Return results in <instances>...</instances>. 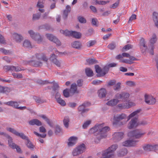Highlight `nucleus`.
<instances>
[{
    "label": "nucleus",
    "instance_id": "nucleus-4",
    "mask_svg": "<svg viewBox=\"0 0 158 158\" xmlns=\"http://www.w3.org/2000/svg\"><path fill=\"white\" fill-rule=\"evenodd\" d=\"M146 132L141 129H137L128 133V136L138 139L143 137Z\"/></svg>",
    "mask_w": 158,
    "mask_h": 158
},
{
    "label": "nucleus",
    "instance_id": "nucleus-55",
    "mask_svg": "<svg viewBox=\"0 0 158 158\" xmlns=\"http://www.w3.org/2000/svg\"><path fill=\"white\" fill-rule=\"evenodd\" d=\"M138 126L140 125L145 126L148 124L147 122L145 120H143L138 122Z\"/></svg>",
    "mask_w": 158,
    "mask_h": 158
},
{
    "label": "nucleus",
    "instance_id": "nucleus-24",
    "mask_svg": "<svg viewBox=\"0 0 158 158\" xmlns=\"http://www.w3.org/2000/svg\"><path fill=\"white\" fill-rule=\"evenodd\" d=\"M77 140V138L75 137L72 136L70 137L68 139L69 141L68 145L69 146H72L74 145Z\"/></svg>",
    "mask_w": 158,
    "mask_h": 158
},
{
    "label": "nucleus",
    "instance_id": "nucleus-13",
    "mask_svg": "<svg viewBox=\"0 0 158 158\" xmlns=\"http://www.w3.org/2000/svg\"><path fill=\"white\" fill-rule=\"evenodd\" d=\"M145 101L149 105H153L156 102V99L152 96H149L147 95H145Z\"/></svg>",
    "mask_w": 158,
    "mask_h": 158
},
{
    "label": "nucleus",
    "instance_id": "nucleus-33",
    "mask_svg": "<svg viewBox=\"0 0 158 158\" xmlns=\"http://www.w3.org/2000/svg\"><path fill=\"white\" fill-rule=\"evenodd\" d=\"M27 141V142H26V145L27 147L31 150H34V148L35 147V146L32 144L29 139Z\"/></svg>",
    "mask_w": 158,
    "mask_h": 158
},
{
    "label": "nucleus",
    "instance_id": "nucleus-32",
    "mask_svg": "<svg viewBox=\"0 0 158 158\" xmlns=\"http://www.w3.org/2000/svg\"><path fill=\"white\" fill-rule=\"evenodd\" d=\"M23 46L25 48H32L31 42L28 40H25L23 43Z\"/></svg>",
    "mask_w": 158,
    "mask_h": 158
},
{
    "label": "nucleus",
    "instance_id": "nucleus-34",
    "mask_svg": "<svg viewBox=\"0 0 158 158\" xmlns=\"http://www.w3.org/2000/svg\"><path fill=\"white\" fill-rule=\"evenodd\" d=\"M85 72L86 75L88 77H91L93 75V72L90 68H86Z\"/></svg>",
    "mask_w": 158,
    "mask_h": 158
},
{
    "label": "nucleus",
    "instance_id": "nucleus-18",
    "mask_svg": "<svg viewBox=\"0 0 158 158\" xmlns=\"http://www.w3.org/2000/svg\"><path fill=\"white\" fill-rule=\"evenodd\" d=\"M124 133L122 132H116L113 135V139L116 141L121 140L123 137Z\"/></svg>",
    "mask_w": 158,
    "mask_h": 158
},
{
    "label": "nucleus",
    "instance_id": "nucleus-46",
    "mask_svg": "<svg viewBox=\"0 0 158 158\" xmlns=\"http://www.w3.org/2000/svg\"><path fill=\"white\" fill-rule=\"evenodd\" d=\"M139 141L138 140H130V147L135 146L137 145V143Z\"/></svg>",
    "mask_w": 158,
    "mask_h": 158
},
{
    "label": "nucleus",
    "instance_id": "nucleus-37",
    "mask_svg": "<svg viewBox=\"0 0 158 158\" xmlns=\"http://www.w3.org/2000/svg\"><path fill=\"white\" fill-rule=\"evenodd\" d=\"M87 63L89 65H91L98 63L97 60L94 59L89 58L86 60Z\"/></svg>",
    "mask_w": 158,
    "mask_h": 158
},
{
    "label": "nucleus",
    "instance_id": "nucleus-14",
    "mask_svg": "<svg viewBox=\"0 0 158 158\" xmlns=\"http://www.w3.org/2000/svg\"><path fill=\"white\" fill-rule=\"evenodd\" d=\"M69 90V93L71 96L75 94H78L79 91L77 90V84L75 83L72 84Z\"/></svg>",
    "mask_w": 158,
    "mask_h": 158
},
{
    "label": "nucleus",
    "instance_id": "nucleus-1",
    "mask_svg": "<svg viewBox=\"0 0 158 158\" xmlns=\"http://www.w3.org/2000/svg\"><path fill=\"white\" fill-rule=\"evenodd\" d=\"M104 123L97 124L89 131V133L94 134L96 136L95 140L96 143H98L101 139L106 137V132L110 130L108 127H104Z\"/></svg>",
    "mask_w": 158,
    "mask_h": 158
},
{
    "label": "nucleus",
    "instance_id": "nucleus-16",
    "mask_svg": "<svg viewBox=\"0 0 158 158\" xmlns=\"http://www.w3.org/2000/svg\"><path fill=\"white\" fill-rule=\"evenodd\" d=\"M139 44L141 52L142 53H144L147 49V47L145 45V40L143 38L140 39Z\"/></svg>",
    "mask_w": 158,
    "mask_h": 158
},
{
    "label": "nucleus",
    "instance_id": "nucleus-42",
    "mask_svg": "<svg viewBox=\"0 0 158 158\" xmlns=\"http://www.w3.org/2000/svg\"><path fill=\"white\" fill-rule=\"evenodd\" d=\"M36 82L37 84L40 85H44L48 83L52 84V83L49 82L47 81H42L41 80H37Z\"/></svg>",
    "mask_w": 158,
    "mask_h": 158
},
{
    "label": "nucleus",
    "instance_id": "nucleus-22",
    "mask_svg": "<svg viewBox=\"0 0 158 158\" xmlns=\"http://www.w3.org/2000/svg\"><path fill=\"white\" fill-rule=\"evenodd\" d=\"M72 47L75 48L79 49L81 48L82 47V44L79 41H75L71 43Z\"/></svg>",
    "mask_w": 158,
    "mask_h": 158
},
{
    "label": "nucleus",
    "instance_id": "nucleus-43",
    "mask_svg": "<svg viewBox=\"0 0 158 158\" xmlns=\"http://www.w3.org/2000/svg\"><path fill=\"white\" fill-rule=\"evenodd\" d=\"M69 90L68 89H66L63 91V94L64 97L66 98H68L70 96Z\"/></svg>",
    "mask_w": 158,
    "mask_h": 158
},
{
    "label": "nucleus",
    "instance_id": "nucleus-48",
    "mask_svg": "<svg viewBox=\"0 0 158 158\" xmlns=\"http://www.w3.org/2000/svg\"><path fill=\"white\" fill-rule=\"evenodd\" d=\"M95 69L96 72L97 73H101L102 71V68L98 65H95Z\"/></svg>",
    "mask_w": 158,
    "mask_h": 158
},
{
    "label": "nucleus",
    "instance_id": "nucleus-12",
    "mask_svg": "<svg viewBox=\"0 0 158 158\" xmlns=\"http://www.w3.org/2000/svg\"><path fill=\"white\" fill-rule=\"evenodd\" d=\"M6 104L8 106H11L15 108L20 110H23L27 108L26 106L19 107V104L18 102L12 101L7 102Z\"/></svg>",
    "mask_w": 158,
    "mask_h": 158
},
{
    "label": "nucleus",
    "instance_id": "nucleus-36",
    "mask_svg": "<svg viewBox=\"0 0 158 158\" xmlns=\"http://www.w3.org/2000/svg\"><path fill=\"white\" fill-rule=\"evenodd\" d=\"M69 121L70 119L69 117L66 116L64 117L63 120L64 124V126L67 128H68L69 127Z\"/></svg>",
    "mask_w": 158,
    "mask_h": 158
},
{
    "label": "nucleus",
    "instance_id": "nucleus-57",
    "mask_svg": "<svg viewBox=\"0 0 158 158\" xmlns=\"http://www.w3.org/2000/svg\"><path fill=\"white\" fill-rule=\"evenodd\" d=\"M78 19L79 21L81 23H86L85 19L83 17L79 16L78 17Z\"/></svg>",
    "mask_w": 158,
    "mask_h": 158
},
{
    "label": "nucleus",
    "instance_id": "nucleus-26",
    "mask_svg": "<svg viewBox=\"0 0 158 158\" xmlns=\"http://www.w3.org/2000/svg\"><path fill=\"white\" fill-rule=\"evenodd\" d=\"M119 102V100L116 99H113L108 101L106 104L110 106H115Z\"/></svg>",
    "mask_w": 158,
    "mask_h": 158
},
{
    "label": "nucleus",
    "instance_id": "nucleus-58",
    "mask_svg": "<svg viewBox=\"0 0 158 158\" xmlns=\"http://www.w3.org/2000/svg\"><path fill=\"white\" fill-rule=\"evenodd\" d=\"M126 83L127 85L130 87L135 86V83L132 81H128L126 82Z\"/></svg>",
    "mask_w": 158,
    "mask_h": 158
},
{
    "label": "nucleus",
    "instance_id": "nucleus-41",
    "mask_svg": "<svg viewBox=\"0 0 158 158\" xmlns=\"http://www.w3.org/2000/svg\"><path fill=\"white\" fill-rule=\"evenodd\" d=\"M34 98L35 100V101L38 103H42L46 102V100L42 99L39 98L35 96L34 97Z\"/></svg>",
    "mask_w": 158,
    "mask_h": 158
},
{
    "label": "nucleus",
    "instance_id": "nucleus-2",
    "mask_svg": "<svg viewBox=\"0 0 158 158\" xmlns=\"http://www.w3.org/2000/svg\"><path fill=\"white\" fill-rule=\"evenodd\" d=\"M35 57L37 59L39 60H42L44 62H47L48 59L46 57L44 54L43 53H36L35 56H33V59ZM27 63L30 65L35 67H39L43 65V63L40 61H36L35 60H31L27 61Z\"/></svg>",
    "mask_w": 158,
    "mask_h": 158
},
{
    "label": "nucleus",
    "instance_id": "nucleus-9",
    "mask_svg": "<svg viewBox=\"0 0 158 158\" xmlns=\"http://www.w3.org/2000/svg\"><path fill=\"white\" fill-rule=\"evenodd\" d=\"M7 129L8 131L12 133L14 135L18 137H19L24 140H27L28 139V137L25 135L23 133H19L14 128L11 127H9L7 128Z\"/></svg>",
    "mask_w": 158,
    "mask_h": 158
},
{
    "label": "nucleus",
    "instance_id": "nucleus-61",
    "mask_svg": "<svg viewBox=\"0 0 158 158\" xmlns=\"http://www.w3.org/2000/svg\"><path fill=\"white\" fill-rule=\"evenodd\" d=\"M69 12L67 11L66 10H64L63 15V18L65 20L67 19L68 17V14Z\"/></svg>",
    "mask_w": 158,
    "mask_h": 158
},
{
    "label": "nucleus",
    "instance_id": "nucleus-23",
    "mask_svg": "<svg viewBox=\"0 0 158 158\" xmlns=\"http://www.w3.org/2000/svg\"><path fill=\"white\" fill-rule=\"evenodd\" d=\"M29 124L31 125H35L37 126H40L42 125L41 122L37 119H33L29 122Z\"/></svg>",
    "mask_w": 158,
    "mask_h": 158
},
{
    "label": "nucleus",
    "instance_id": "nucleus-64",
    "mask_svg": "<svg viewBox=\"0 0 158 158\" xmlns=\"http://www.w3.org/2000/svg\"><path fill=\"white\" fill-rule=\"evenodd\" d=\"M109 66L107 65H106L102 69L103 71V73H105V74L107 73L109 70Z\"/></svg>",
    "mask_w": 158,
    "mask_h": 158
},
{
    "label": "nucleus",
    "instance_id": "nucleus-44",
    "mask_svg": "<svg viewBox=\"0 0 158 158\" xmlns=\"http://www.w3.org/2000/svg\"><path fill=\"white\" fill-rule=\"evenodd\" d=\"M121 83L120 82H118L117 84H115L113 87L115 91H119L121 88Z\"/></svg>",
    "mask_w": 158,
    "mask_h": 158
},
{
    "label": "nucleus",
    "instance_id": "nucleus-51",
    "mask_svg": "<svg viewBox=\"0 0 158 158\" xmlns=\"http://www.w3.org/2000/svg\"><path fill=\"white\" fill-rule=\"evenodd\" d=\"M12 75L15 78L20 79L23 77V76L22 74L20 73H12Z\"/></svg>",
    "mask_w": 158,
    "mask_h": 158
},
{
    "label": "nucleus",
    "instance_id": "nucleus-6",
    "mask_svg": "<svg viewBox=\"0 0 158 158\" xmlns=\"http://www.w3.org/2000/svg\"><path fill=\"white\" fill-rule=\"evenodd\" d=\"M86 149V147L85 144L82 143L74 149L73 152V156H77L83 153L85 151Z\"/></svg>",
    "mask_w": 158,
    "mask_h": 158
},
{
    "label": "nucleus",
    "instance_id": "nucleus-50",
    "mask_svg": "<svg viewBox=\"0 0 158 158\" xmlns=\"http://www.w3.org/2000/svg\"><path fill=\"white\" fill-rule=\"evenodd\" d=\"M56 100L58 103L62 106H64L66 105V103L61 98L57 99Z\"/></svg>",
    "mask_w": 158,
    "mask_h": 158
},
{
    "label": "nucleus",
    "instance_id": "nucleus-63",
    "mask_svg": "<svg viewBox=\"0 0 158 158\" xmlns=\"http://www.w3.org/2000/svg\"><path fill=\"white\" fill-rule=\"evenodd\" d=\"M43 1H39L36 5L37 7L41 8H44V6L43 5Z\"/></svg>",
    "mask_w": 158,
    "mask_h": 158
},
{
    "label": "nucleus",
    "instance_id": "nucleus-21",
    "mask_svg": "<svg viewBox=\"0 0 158 158\" xmlns=\"http://www.w3.org/2000/svg\"><path fill=\"white\" fill-rule=\"evenodd\" d=\"M39 28V29H44L46 31H53L54 29L50 25L48 24L45 23L40 26Z\"/></svg>",
    "mask_w": 158,
    "mask_h": 158
},
{
    "label": "nucleus",
    "instance_id": "nucleus-29",
    "mask_svg": "<svg viewBox=\"0 0 158 158\" xmlns=\"http://www.w3.org/2000/svg\"><path fill=\"white\" fill-rule=\"evenodd\" d=\"M127 153V151L126 149H122L118 152V156L119 157L123 156L126 155Z\"/></svg>",
    "mask_w": 158,
    "mask_h": 158
},
{
    "label": "nucleus",
    "instance_id": "nucleus-62",
    "mask_svg": "<svg viewBox=\"0 0 158 158\" xmlns=\"http://www.w3.org/2000/svg\"><path fill=\"white\" fill-rule=\"evenodd\" d=\"M116 83V81L115 80H111L108 83V85L111 86L115 85Z\"/></svg>",
    "mask_w": 158,
    "mask_h": 158
},
{
    "label": "nucleus",
    "instance_id": "nucleus-27",
    "mask_svg": "<svg viewBox=\"0 0 158 158\" xmlns=\"http://www.w3.org/2000/svg\"><path fill=\"white\" fill-rule=\"evenodd\" d=\"M153 19L155 26L158 28V13L154 12L153 15Z\"/></svg>",
    "mask_w": 158,
    "mask_h": 158
},
{
    "label": "nucleus",
    "instance_id": "nucleus-56",
    "mask_svg": "<svg viewBox=\"0 0 158 158\" xmlns=\"http://www.w3.org/2000/svg\"><path fill=\"white\" fill-rule=\"evenodd\" d=\"M61 131V129L59 126H56L55 130V133L56 135H58Z\"/></svg>",
    "mask_w": 158,
    "mask_h": 158
},
{
    "label": "nucleus",
    "instance_id": "nucleus-38",
    "mask_svg": "<svg viewBox=\"0 0 158 158\" xmlns=\"http://www.w3.org/2000/svg\"><path fill=\"white\" fill-rule=\"evenodd\" d=\"M133 46L130 44H127L125 45L122 49V52H125L128 50L132 48Z\"/></svg>",
    "mask_w": 158,
    "mask_h": 158
},
{
    "label": "nucleus",
    "instance_id": "nucleus-28",
    "mask_svg": "<svg viewBox=\"0 0 158 158\" xmlns=\"http://www.w3.org/2000/svg\"><path fill=\"white\" fill-rule=\"evenodd\" d=\"M13 37L17 42H20L23 40V37L22 36L17 33L14 34Z\"/></svg>",
    "mask_w": 158,
    "mask_h": 158
},
{
    "label": "nucleus",
    "instance_id": "nucleus-40",
    "mask_svg": "<svg viewBox=\"0 0 158 158\" xmlns=\"http://www.w3.org/2000/svg\"><path fill=\"white\" fill-rule=\"evenodd\" d=\"M157 41V38L156 35L155 34H154L152 37V38L150 40V45H153V44H155Z\"/></svg>",
    "mask_w": 158,
    "mask_h": 158
},
{
    "label": "nucleus",
    "instance_id": "nucleus-54",
    "mask_svg": "<svg viewBox=\"0 0 158 158\" xmlns=\"http://www.w3.org/2000/svg\"><path fill=\"white\" fill-rule=\"evenodd\" d=\"M118 147V145L117 144H113L111 146L109 147L108 148L110 149L111 151H112V152L113 153L116 150Z\"/></svg>",
    "mask_w": 158,
    "mask_h": 158
},
{
    "label": "nucleus",
    "instance_id": "nucleus-35",
    "mask_svg": "<svg viewBox=\"0 0 158 158\" xmlns=\"http://www.w3.org/2000/svg\"><path fill=\"white\" fill-rule=\"evenodd\" d=\"M10 89L7 87H3L0 85V93H6L10 91Z\"/></svg>",
    "mask_w": 158,
    "mask_h": 158
},
{
    "label": "nucleus",
    "instance_id": "nucleus-53",
    "mask_svg": "<svg viewBox=\"0 0 158 158\" xmlns=\"http://www.w3.org/2000/svg\"><path fill=\"white\" fill-rule=\"evenodd\" d=\"M96 42L95 40H90L87 43V46L88 47H90L94 45Z\"/></svg>",
    "mask_w": 158,
    "mask_h": 158
},
{
    "label": "nucleus",
    "instance_id": "nucleus-8",
    "mask_svg": "<svg viewBox=\"0 0 158 158\" xmlns=\"http://www.w3.org/2000/svg\"><path fill=\"white\" fill-rule=\"evenodd\" d=\"M127 116L125 114H117L114 117V121L113 122L114 125H123V122H119L121 120L126 118Z\"/></svg>",
    "mask_w": 158,
    "mask_h": 158
},
{
    "label": "nucleus",
    "instance_id": "nucleus-45",
    "mask_svg": "<svg viewBox=\"0 0 158 158\" xmlns=\"http://www.w3.org/2000/svg\"><path fill=\"white\" fill-rule=\"evenodd\" d=\"M5 69L8 71H15V66H13L6 65L4 66Z\"/></svg>",
    "mask_w": 158,
    "mask_h": 158
},
{
    "label": "nucleus",
    "instance_id": "nucleus-60",
    "mask_svg": "<svg viewBox=\"0 0 158 158\" xmlns=\"http://www.w3.org/2000/svg\"><path fill=\"white\" fill-rule=\"evenodd\" d=\"M83 81L82 79H78L77 81V86L78 87L82 86L83 85Z\"/></svg>",
    "mask_w": 158,
    "mask_h": 158
},
{
    "label": "nucleus",
    "instance_id": "nucleus-3",
    "mask_svg": "<svg viewBox=\"0 0 158 158\" xmlns=\"http://www.w3.org/2000/svg\"><path fill=\"white\" fill-rule=\"evenodd\" d=\"M141 110L140 109L137 110L133 112L129 115L127 117V120H129L131 118L135 116L132 118L130 121L127 125V127L129 129H131L134 128L138 126V116L137 115L139 113Z\"/></svg>",
    "mask_w": 158,
    "mask_h": 158
},
{
    "label": "nucleus",
    "instance_id": "nucleus-7",
    "mask_svg": "<svg viewBox=\"0 0 158 158\" xmlns=\"http://www.w3.org/2000/svg\"><path fill=\"white\" fill-rule=\"evenodd\" d=\"M28 33L32 39L36 41L38 43H40L42 42L43 39L39 33H35L32 30L29 31Z\"/></svg>",
    "mask_w": 158,
    "mask_h": 158
},
{
    "label": "nucleus",
    "instance_id": "nucleus-15",
    "mask_svg": "<svg viewBox=\"0 0 158 158\" xmlns=\"http://www.w3.org/2000/svg\"><path fill=\"white\" fill-rule=\"evenodd\" d=\"M57 56L54 54H52L51 55L50 60L51 62L57 66L60 67V62L57 59Z\"/></svg>",
    "mask_w": 158,
    "mask_h": 158
},
{
    "label": "nucleus",
    "instance_id": "nucleus-17",
    "mask_svg": "<svg viewBox=\"0 0 158 158\" xmlns=\"http://www.w3.org/2000/svg\"><path fill=\"white\" fill-rule=\"evenodd\" d=\"M52 82L53 83V85L52 87V91L51 92V94L52 96L54 97L55 96V92L59 91L60 87L58 84L55 82L54 81Z\"/></svg>",
    "mask_w": 158,
    "mask_h": 158
},
{
    "label": "nucleus",
    "instance_id": "nucleus-31",
    "mask_svg": "<svg viewBox=\"0 0 158 158\" xmlns=\"http://www.w3.org/2000/svg\"><path fill=\"white\" fill-rule=\"evenodd\" d=\"M41 13L40 12H38L32 15V20L35 21L38 20L41 17Z\"/></svg>",
    "mask_w": 158,
    "mask_h": 158
},
{
    "label": "nucleus",
    "instance_id": "nucleus-39",
    "mask_svg": "<svg viewBox=\"0 0 158 158\" xmlns=\"http://www.w3.org/2000/svg\"><path fill=\"white\" fill-rule=\"evenodd\" d=\"M6 135H7V136H4L5 137H6L8 139V144L9 145V146L10 147H11V148L13 147V144H15L14 143H12V139L11 137L9 135L6 134Z\"/></svg>",
    "mask_w": 158,
    "mask_h": 158
},
{
    "label": "nucleus",
    "instance_id": "nucleus-52",
    "mask_svg": "<svg viewBox=\"0 0 158 158\" xmlns=\"http://www.w3.org/2000/svg\"><path fill=\"white\" fill-rule=\"evenodd\" d=\"M72 31H69L66 29L64 30V35L66 36H71Z\"/></svg>",
    "mask_w": 158,
    "mask_h": 158
},
{
    "label": "nucleus",
    "instance_id": "nucleus-25",
    "mask_svg": "<svg viewBox=\"0 0 158 158\" xmlns=\"http://www.w3.org/2000/svg\"><path fill=\"white\" fill-rule=\"evenodd\" d=\"M98 96L100 98H102L106 97V89L104 88H101L98 91Z\"/></svg>",
    "mask_w": 158,
    "mask_h": 158
},
{
    "label": "nucleus",
    "instance_id": "nucleus-49",
    "mask_svg": "<svg viewBox=\"0 0 158 158\" xmlns=\"http://www.w3.org/2000/svg\"><path fill=\"white\" fill-rule=\"evenodd\" d=\"M116 45L115 43L113 42L110 43L109 44L107 47L110 50H113L116 47Z\"/></svg>",
    "mask_w": 158,
    "mask_h": 158
},
{
    "label": "nucleus",
    "instance_id": "nucleus-30",
    "mask_svg": "<svg viewBox=\"0 0 158 158\" xmlns=\"http://www.w3.org/2000/svg\"><path fill=\"white\" fill-rule=\"evenodd\" d=\"M71 36L76 39H80L81 38V35L79 32L75 31H72Z\"/></svg>",
    "mask_w": 158,
    "mask_h": 158
},
{
    "label": "nucleus",
    "instance_id": "nucleus-59",
    "mask_svg": "<svg viewBox=\"0 0 158 158\" xmlns=\"http://www.w3.org/2000/svg\"><path fill=\"white\" fill-rule=\"evenodd\" d=\"M98 19L96 18H93L92 19V24L93 25L98 27V24L97 23L98 22Z\"/></svg>",
    "mask_w": 158,
    "mask_h": 158
},
{
    "label": "nucleus",
    "instance_id": "nucleus-47",
    "mask_svg": "<svg viewBox=\"0 0 158 158\" xmlns=\"http://www.w3.org/2000/svg\"><path fill=\"white\" fill-rule=\"evenodd\" d=\"M13 149H16L18 152L19 153H22L21 150L19 146L15 144H13Z\"/></svg>",
    "mask_w": 158,
    "mask_h": 158
},
{
    "label": "nucleus",
    "instance_id": "nucleus-11",
    "mask_svg": "<svg viewBox=\"0 0 158 158\" xmlns=\"http://www.w3.org/2000/svg\"><path fill=\"white\" fill-rule=\"evenodd\" d=\"M46 36L49 40L55 43L57 45L60 46L61 45L60 41L53 35L47 33L46 34Z\"/></svg>",
    "mask_w": 158,
    "mask_h": 158
},
{
    "label": "nucleus",
    "instance_id": "nucleus-5",
    "mask_svg": "<svg viewBox=\"0 0 158 158\" xmlns=\"http://www.w3.org/2000/svg\"><path fill=\"white\" fill-rule=\"evenodd\" d=\"M130 96L129 93L125 92H122L121 93L116 94L115 96L116 98L121 100L123 102H127Z\"/></svg>",
    "mask_w": 158,
    "mask_h": 158
},
{
    "label": "nucleus",
    "instance_id": "nucleus-10",
    "mask_svg": "<svg viewBox=\"0 0 158 158\" xmlns=\"http://www.w3.org/2000/svg\"><path fill=\"white\" fill-rule=\"evenodd\" d=\"M142 147L144 151L150 152L157 150L158 146L157 145H152L150 144H145Z\"/></svg>",
    "mask_w": 158,
    "mask_h": 158
},
{
    "label": "nucleus",
    "instance_id": "nucleus-20",
    "mask_svg": "<svg viewBox=\"0 0 158 158\" xmlns=\"http://www.w3.org/2000/svg\"><path fill=\"white\" fill-rule=\"evenodd\" d=\"M102 155L106 158H110L113 156V153L112 151H111L110 149L108 148L104 151Z\"/></svg>",
    "mask_w": 158,
    "mask_h": 158
},
{
    "label": "nucleus",
    "instance_id": "nucleus-19",
    "mask_svg": "<svg viewBox=\"0 0 158 158\" xmlns=\"http://www.w3.org/2000/svg\"><path fill=\"white\" fill-rule=\"evenodd\" d=\"M79 112H80V114L82 116H84L85 115V113L87 112L89 110L88 108H86L82 105H80L77 108Z\"/></svg>",
    "mask_w": 158,
    "mask_h": 158
}]
</instances>
